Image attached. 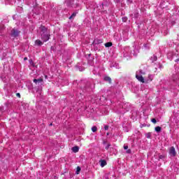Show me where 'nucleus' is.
Masks as SVG:
<instances>
[{
	"instance_id": "1",
	"label": "nucleus",
	"mask_w": 179,
	"mask_h": 179,
	"mask_svg": "<svg viewBox=\"0 0 179 179\" xmlns=\"http://www.w3.org/2000/svg\"><path fill=\"white\" fill-rule=\"evenodd\" d=\"M50 37H51V35L49 34V32L41 34V38L42 41H43V43H47V41L50 40Z\"/></svg>"
},
{
	"instance_id": "2",
	"label": "nucleus",
	"mask_w": 179,
	"mask_h": 179,
	"mask_svg": "<svg viewBox=\"0 0 179 179\" xmlns=\"http://www.w3.org/2000/svg\"><path fill=\"white\" fill-rule=\"evenodd\" d=\"M20 34V31L17 29H13L11 31V37H17Z\"/></svg>"
},
{
	"instance_id": "3",
	"label": "nucleus",
	"mask_w": 179,
	"mask_h": 179,
	"mask_svg": "<svg viewBox=\"0 0 179 179\" xmlns=\"http://www.w3.org/2000/svg\"><path fill=\"white\" fill-rule=\"evenodd\" d=\"M169 155L172 156V157H176V156H177V152H176V148L174 147H171L169 149Z\"/></svg>"
},
{
	"instance_id": "4",
	"label": "nucleus",
	"mask_w": 179,
	"mask_h": 179,
	"mask_svg": "<svg viewBox=\"0 0 179 179\" xmlns=\"http://www.w3.org/2000/svg\"><path fill=\"white\" fill-rule=\"evenodd\" d=\"M136 78L138 80V82H141V83H145V78H143V76L136 74Z\"/></svg>"
},
{
	"instance_id": "5",
	"label": "nucleus",
	"mask_w": 179,
	"mask_h": 179,
	"mask_svg": "<svg viewBox=\"0 0 179 179\" xmlns=\"http://www.w3.org/2000/svg\"><path fill=\"white\" fill-rule=\"evenodd\" d=\"M40 29L41 33H48V31L47 30V28L45 26L41 25Z\"/></svg>"
},
{
	"instance_id": "6",
	"label": "nucleus",
	"mask_w": 179,
	"mask_h": 179,
	"mask_svg": "<svg viewBox=\"0 0 179 179\" xmlns=\"http://www.w3.org/2000/svg\"><path fill=\"white\" fill-rule=\"evenodd\" d=\"M41 82H43V78H40L38 79H34V83H36V85H37V83H41Z\"/></svg>"
},
{
	"instance_id": "7",
	"label": "nucleus",
	"mask_w": 179,
	"mask_h": 179,
	"mask_svg": "<svg viewBox=\"0 0 179 179\" xmlns=\"http://www.w3.org/2000/svg\"><path fill=\"white\" fill-rule=\"evenodd\" d=\"M100 163L101 167H104V166H107V161H106L105 159H101Z\"/></svg>"
},
{
	"instance_id": "8",
	"label": "nucleus",
	"mask_w": 179,
	"mask_h": 179,
	"mask_svg": "<svg viewBox=\"0 0 179 179\" xmlns=\"http://www.w3.org/2000/svg\"><path fill=\"white\" fill-rule=\"evenodd\" d=\"M35 44L38 46L43 45V43L40 41V39H37L36 41H35Z\"/></svg>"
},
{
	"instance_id": "9",
	"label": "nucleus",
	"mask_w": 179,
	"mask_h": 179,
	"mask_svg": "<svg viewBox=\"0 0 179 179\" xmlns=\"http://www.w3.org/2000/svg\"><path fill=\"white\" fill-rule=\"evenodd\" d=\"M72 151L74 153H78V152H79V147H78V146L73 147L72 148Z\"/></svg>"
},
{
	"instance_id": "10",
	"label": "nucleus",
	"mask_w": 179,
	"mask_h": 179,
	"mask_svg": "<svg viewBox=\"0 0 179 179\" xmlns=\"http://www.w3.org/2000/svg\"><path fill=\"white\" fill-rule=\"evenodd\" d=\"M103 80H105V82H108V83H111V78L108 76L104 77Z\"/></svg>"
},
{
	"instance_id": "11",
	"label": "nucleus",
	"mask_w": 179,
	"mask_h": 179,
	"mask_svg": "<svg viewBox=\"0 0 179 179\" xmlns=\"http://www.w3.org/2000/svg\"><path fill=\"white\" fill-rule=\"evenodd\" d=\"M156 132H162V127L160 126H157L155 128Z\"/></svg>"
},
{
	"instance_id": "12",
	"label": "nucleus",
	"mask_w": 179,
	"mask_h": 179,
	"mask_svg": "<svg viewBox=\"0 0 179 179\" xmlns=\"http://www.w3.org/2000/svg\"><path fill=\"white\" fill-rule=\"evenodd\" d=\"M113 46V43L111 42H108L105 43V47L108 48V47H112Z\"/></svg>"
},
{
	"instance_id": "13",
	"label": "nucleus",
	"mask_w": 179,
	"mask_h": 179,
	"mask_svg": "<svg viewBox=\"0 0 179 179\" xmlns=\"http://www.w3.org/2000/svg\"><path fill=\"white\" fill-rule=\"evenodd\" d=\"M92 132H96L97 131V127L94 126L92 127Z\"/></svg>"
},
{
	"instance_id": "14",
	"label": "nucleus",
	"mask_w": 179,
	"mask_h": 179,
	"mask_svg": "<svg viewBox=\"0 0 179 179\" xmlns=\"http://www.w3.org/2000/svg\"><path fill=\"white\" fill-rule=\"evenodd\" d=\"M80 172V166H77L76 174H79Z\"/></svg>"
},
{
	"instance_id": "15",
	"label": "nucleus",
	"mask_w": 179,
	"mask_h": 179,
	"mask_svg": "<svg viewBox=\"0 0 179 179\" xmlns=\"http://www.w3.org/2000/svg\"><path fill=\"white\" fill-rule=\"evenodd\" d=\"M152 136V134H150V133H148L147 134H146V138H148V139H150V137Z\"/></svg>"
},
{
	"instance_id": "16",
	"label": "nucleus",
	"mask_w": 179,
	"mask_h": 179,
	"mask_svg": "<svg viewBox=\"0 0 179 179\" xmlns=\"http://www.w3.org/2000/svg\"><path fill=\"white\" fill-rule=\"evenodd\" d=\"M76 16V13H73L71 16L69 17V19H72V17H75Z\"/></svg>"
},
{
	"instance_id": "17",
	"label": "nucleus",
	"mask_w": 179,
	"mask_h": 179,
	"mask_svg": "<svg viewBox=\"0 0 179 179\" xmlns=\"http://www.w3.org/2000/svg\"><path fill=\"white\" fill-rule=\"evenodd\" d=\"M151 121H152V122L153 124H156V122H157V121L156 120L155 118H152V119L151 120Z\"/></svg>"
},
{
	"instance_id": "18",
	"label": "nucleus",
	"mask_w": 179,
	"mask_h": 179,
	"mask_svg": "<svg viewBox=\"0 0 179 179\" xmlns=\"http://www.w3.org/2000/svg\"><path fill=\"white\" fill-rule=\"evenodd\" d=\"M110 146H111V145L110 144H108L107 146L105 148V149L106 150H108V149H110Z\"/></svg>"
},
{
	"instance_id": "19",
	"label": "nucleus",
	"mask_w": 179,
	"mask_h": 179,
	"mask_svg": "<svg viewBox=\"0 0 179 179\" xmlns=\"http://www.w3.org/2000/svg\"><path fill=\"white\" fill-rule=\"evenodd\" d=\"M104 129H105V131H108V125H105Z\"/></svg>"
},
{
	"instance_id": "20",
	"label": "nucleus",
	"mask_w": 179,
	"mask_h": 179,
	"mask_svg": "<svg viewBox=\"0 0 179 179\" xmlns=\"http://www.w3.org/2000/svg\"><path fill=\"white\" fill-rule=\"evenodd\" d=\"M131 152H132V151L131 150V149H129V150H127L126 151V153L131 154Z\"/></svg>"
},
{
	"instance_id": "21",
	"label": "nucleus",
	"mask_w": 179,
	"mask_h": 179,
	"mask_svg": "<svg viewBox=\"0 0 179 179\" xmlns=\"http://www.w3.org/2000/svg\"><path fill=\"white\" fill-rule=\"evenodd\" d=\"M17 97H18L19 99H20V93H17L16 94Z\"/></svg>"
},
{
	"instance_id": "22",
	"label": "nucleus",
	"mask_w": 179,
	"mask_h": 179,
	"mask_svg": "<svg viewBox=\"0 0 179 179\" xmlns=\"http://www.w3.org/2000/svg\"><path fill=\"white\" fill-rule=\"evenodd\" d=\"M124 149L125 150H128V145H124Z\"/></svg>"
},
{
	"instance_id": "23",
	"label": "nucleus",
	"mask_w": 179,
	"mask_h": 179,
	"mask_svg": "<svg viewBox=\"0 0 179 179\" xmlns=\"http://www.w3.org/2000/svg\"><path fill=\"white\" fill-rule=\"evenodd\" d=\"M163 157H164L163 155L159 156V159H163Z\"/></svg>"
},
{
	"instance_id": "24",
	"label": "nucleus",
	"mask_w": 179,
	"mask_h": 179,
	"mask_svg": "<svg viewBox=\"0 0 179 179\" xmlns=\"http://www.w3.org/2000/svg\"><path fill=\"white\" fill-rule=\"evenodd\" d=\"M24 61H27V57H24Z\"/></svg>"
},
{
	"instance_id": "25",
	"label": "nucleus",
	"mask_w": 179,
	"mask_h": 179,
	"mask_svg": "<svg viewBox=\"0 0 179 179\" xmlns=\"http://www.w3.org/2000/svg\"><path fill=\"white\" fill-rule=\"evenodd\" d=\"M50 127H52V123H50Z\"/></svg>"
},
{
	"instance_id": "26",
	"label": "nucleus",
	"mask_w": 179,
	"mask_h": 179,
	"mask_svg": "<svg viewBox=\"0 0 179 179\" xmlns=\"http://www.w3.org/2000/svg\"><path fill=\"white\" fill-rule=\"evenodd\" d=\"M106 135H109V134H108V133H107V134H106Z\"/></svg>"
},
{
	"instance_id": "27",
	"label": "nucleus",
	"mask_w": 179,
	"mask_h": 179,
	"mask_svg": "<svg viewBox=\"0 0 179 179\" xmlns=\"http://www.w3.org/2000/svg\"><path fill=\"white\" fill-rule=\"evenodd\" d=\"M45 78H47V76H45Z\"/></svg>"
},
{
	"instance_id": "28",
	"label": "nucleus",
	"mask_w": 179,
	"mask_h": 179,
	"mask_svg": "<svg viewBox=\"0 0 179 179\" xmlns=\"http://www.w3.org/2000/svg\"><path fill=\"white\" fill-rule=\"evenodd\" d=\"M0 111H1V108H0Z\"/></svg>"
}]
</instances>
